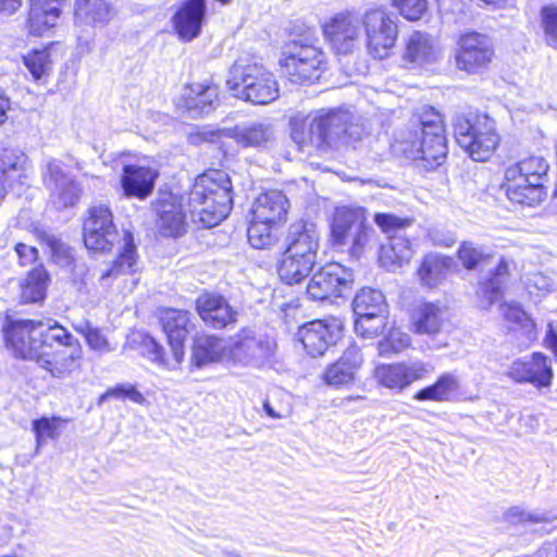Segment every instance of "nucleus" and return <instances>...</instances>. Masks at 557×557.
Here are the masks:
<instances>
[{
	"mask_svg": "<svg viewBox=\"0 0 557 557\" xmlns=\"http://www.w3.org/2000/svg\"><path fill=\"white\" fill-rule=\"evenodd\" d=\"M13 528L10 524H0V545L7 544L13 537Z\"/></svg>",
	"mask_w": 557,
	"mask_h": 557,
	"instance_id": "obj_64",
	"label": "nucleus"
},
{
	"mask_svg": "<svg viewBox=\"0 0 557 557\" xmlns=\"http://www.w3.org/2000/svg\"><path fill=\"white\" fill-rule=\"evenodd\" d=\"M548 169L547 161L540 156H530L507 166L503 188L509 200L530 207L541 202Z\"/></svg>",
	"mask_w": 557,
	"mask_h": 557,
	"instance_id": "obj_4",
	"label": "nucleus"
},
{
	"mask_svg": "<svg viewBox=\"0 0 557 557\" xmlns=\"http://www.w3.org/2000/svg\"><path fill=\"white\" fill-rule=\"evenodd\" d=\"M39 321L15 320L4 329L7 346L13 350L16 357L36 361L41 348Z\"/></svg>",
	"mask_w": 557,
	"mask_h": 557,
	"instance_id": "obj_16",
	"label": "nucleus"
},
{
	"mask_svg": "<svg viewBox=\"0 0 557 557\" xmlns=\"http://www.w3.org/2000/svg\"><path fill=\"white\" fill-rule=\"evenodd\" d=\"M288 208L289 201L282 191L270 190L256 198L251 215L258 221L276 225L285 221Z\"/></svg>",
	"mask_w": 557,
	"mask_h": 557,
	"instance_id": "obj_28",
	"label": "nucleus"
},
{
	"mask_svg": "<svg viewBox=\"0 0 557 557\" xmlns=\"http://www.w3.org/2000/svg\"><path fill=\"white\" fill-rule=\"evenodd\" d=\"M460 389V382L457 375L450 372L443 373L437 377L435 383L418 391L413 399L418 401H453Z\"/></svg>",
	"mask_w": 557,
	"mask_h": 557,
	"instance_id": "obj_32",
	"label": "nucleus"
},
{
	"mask_svg": "<svg viewBox=\"0 0 557 557\" xmlns=\"http://www.w3.org/2000/svg\"><path fill=\"white\" fill-rule=\"evenodd\" d=\"M26 158L24 153L12 150H0V202L4 199L8 191V182L14 173L24 169Z\"/></svg>",
	"mask_w": 557,
	"mask_h": 557,
	"instance_id": "obj_43",
	"label": "nucleus"
},
{
	"mask_svg": "<svg viewBox=\"0 0 557 557\" xmlns=\"http://www.w3.org/2000/svg\"><path fill=\"white\" fill-rule=\"evenodd\" d=\"M73 326L77 333L85 337L90 349L100 354H106L113 350L102 332L99 329L94 327L90 322L83 321L74 324Z\"/></svg>",
	"mask_w": 557,
	"mask_h": 557,
	"instance_id": "obj_49",
	"label": "nucleus"
},
{
	"mask_svg": "<svg viewBox=\"0 0 557 557\" xmlns=\"http://www.w3.org/2000/svg\"><path fill=\"white\" fill-rule=\"evenodd\" d=\"M387 313H374L356 318L355 330L364 338H372L381 334L386 325Z\"/></svg>",
	"mask_w": 557,
	"mask_h": 557,
	"instance_id": "obj_52",
	"label": "nucleus"
},
{
	"mask_svg": "<svg viewBox=\"0 0 557 557\" xmlns=\"http://www.w3.org/2000/svg\"><path fill=\"white\" fill-rule=\"evenodd\" d=\"M433 371L434 368L430 363L417 360L410 363L377 366L374 370V377L383 387L403 391L413 382L426 377Z\"/></svg>",
	"mask_w": 557,
	"mask_h": 557,
	"instance_id": "obj_15",
	"label": "nucleus"
},
{
	"mask_svg": "<svg viewBox=\"0 0 557 557\" xmlns=\"http://www.w3.org/2000/svg\"><path fill=\"white\" fill-rule=\"evenodd\" d=\"M191 359L197 367L228 359V345L213 335H198L194 342Z\"/></svg>",
	"mask_w": 557,
	"mask_h": 557,
	"instance_id": "obj_34",
	"label": "nucleus"
},
{
	"mask_svg": "<svg viewBox=\"0 0 557 557\" xmlns=\"http://www.w3.org/2000/svg\"><path fill=\"white\" fill-rule=\"evenodd\" d=\"M233 185L228 174L211 170L198 176L188 196V208L194 220L205 227L223 221L233 207Z\"/></svg>",
	"mask_w": 557,
	"mask_h": 557,
	"instance_id": "obj_3",
	"label": "nucleus"
},
{
	"mask_svg": "<svg viewBox=\"0 0 557 557\" xmlns=\"http://www.w3.org/2000/svg\"><path fill=\"white\" fill-rule=\"evenodd\" d=\"M144 355L158 364H164V350L152 337H146L144 341Z\"/></svg>",
	"mask_w": 557,
	"mask_h": 557,
	"instance_id": "obj_60",
	"label": "nucleus"
},
{
	"mask_svg": "<svg viewBox=\"0 0 557 557\" xmlns=\"http://www.w3.org/2000/svg\"><path fill=\"white\" fill-rule=\"evenodd\" d=\"M400 14L410 21H417L422 17L426 11V0H393Z\"/></svg>",
	"mask_w": 557,
	"mask_h": 557,
	"instance_id": "obj_56",
	"label": "nucleus"
},
{
	"mask_svg": "<svg viewBox=\"0 0 557 557\" xmlns=\"http://www.w3.org/2000/svg\"><path fill=\"white\" fill-rule=\"evenodd\" d=\"M158 172L150 166L125 165L121 177L125 196L145 199L151 195Z\"/></svg>",
	"mask_w": 557,
	"mask_h": 557,
	"instance_id": "obj_27",
	"label": "nucleus"
},
{
	"mask_svg": "<svg viewBox=\"0 0 557 557\" xmlns=\"http://www.w3.org/2000/svg\"><path fill=\"white\" fill-rule=\"evenodd\" d=\"M342 323L338 319L314 320L299 329V339L312 357H320L341 336Z\"/></svg>",
	"mask_w": 557,
	"mask_h": 557,
	"instance_id": "obj_17",
	"label": "nucleus"
},
{
	"mask_svg": "<svg viewBox=\"0 0 557 557\" xmlns=\"http://www.w3.org/2000/svg\"><path fill=\"white\" fill-rule=\"evenodd\" d=\"M352 307L357 318L373 315L374 313H387L384 295L373 288H362L355 296Z\"/></svg>",
	"mask_w": 557,
	"mask_h": 557,
	"instance_id": "obj_41",
	"label": "nucleus"
},
{
	"mask_svg": "<svg viewBox=\"0 0 557 557\" xmlns=\"http://www.w3.org/2000/svg\"><path fill=\"white\" fill-rule=\"evenodd\" d=\"M410 321L416 334L436 335L447 322L446 308L438 302H420L412 309Z\"/></svg>",
	"mask_w": 557,
	"mask_h": 557,
	"instance_id": "obj_26",
	"label": "nucleus"
},
{
	"mask_svg": "<svg viewBox=\"0 0 557 557\" xmlns=\"http://www.w3.org/2000/svg\"><path fill=\"white\" fill-rule=\"evenodd\" d=\"M108 397H114L117 399L128 398L136 404H141L144 401V396L141 393L137 391L136 387L132 384H121L108 389L100 397V403H102Z\"/></svg>",
	"mask_w": 557,
	"mask_h": 557,
	"instance_id": "obj_57",
	"label": "nucleus"
},
{
	"mask_svg": "<svg viewBox=\"0 0 557 557\" xmlns=\"http://www.w3.org/2000/svg\"><path fill=\"white\" fill-rule=\"evenodd\" d=\"M442 114L431 106L417 108L396 133L392 149L425 170L440 166L447 157Z\"/></svg>",
	"mask_w": 557,
	"mask_h": 557,
	"instance_id": "obj_1",
	"label": "nucleus"
},
{
	"mask_svg": "<svg viewBox=\"0 0 557 557\" xmlns=\"http://www.w3.org/2000/svg\"><path fill=\"white\" fill-rule=\"evenodd\" d=\"M362 362L363 358L360 348L356 345H350L337 361L325 369L323 381L333 387L351 384Z\"/></svg>",
	"mask_w": 557,
	"mask_h": 557,
	"instance_id": "obj_24",
	"label": "nucleus"
},
{
	"mask_svg": "<svg viewBox=\"0 0 557 557\" xmlns=\"http://www.w3.org/2000/svg\"><path fill=\"white\" fill-rule=\"evenodd\" d=\"M84 243L87 249L110 250L117 238L111 209L103 203L92 206L84 222Z\"/></svg>",
	"mask_w": 557,
	"mask_h": 557,
	"instance_id": "obj_11",
	"label": "nucleus"
},
{
	"mask_svg": "<svg viewBox=\"0 0 557 557\" xmlns=\"http://www.w3.org/2000/svg\"><path fill=\"white\" fill-rule=\"evenodd\" d=\"M274 346L267 336H257L253 330L243 329L228 344V359L234 363L261 367L272 357Z\"/></svg>",
	"mask_w": 557,
	"mask_h": 557,
	"instance_id": "obj_10",
	"label": "nucleus"
},
{
	"mask_svg": "<svg viewBox=\"0 0 557 557\" xmlns=\"http://www.w3.org/2000/svg\"><path fill=\"white\" fill-rule=\"evenodd\" d=\"M313 267L312 263L284 251L278 262L277 273L284 283L294 285L305 280L311 273Z\"/></svg>",
	"mask_w": 557,
	"mask_h": 557,
	"instance_id": "obj_39",
	"label": "nucleus"
},
{
	"mask_svg": "<svg viewBox=\"0 0 557 557\" xmlns=\"http://www.w3.org/2000/svg\"><path fill=\"white\" fill-rule=\"evenodd\" d=\"M62 0H29L26 26L29 34L41 36L52 28L60 17Z\"/></svg>",
	"mask_w": 557,
	"mask_h": 557,
	"instance_id": "obj_30",
	"label": "nucleus"
},
{
	"mask_svg": "<svg viewBox=\"0 0 557 557\" xmlns=\"http://www.w3.org/2000/svg\"><path fill=\"white\" fill-rule=\"evenodd\" d=\"M411 338L406 332L399 329H393L388 335L377 344L379 355L387 357L392 354H397L410 346Z\"/></svg>",
	"mask_w": 557,
	"mask_h": 557,
	"instance_id": "obj_50",
	"label": "nucleus"
},
{
	"mask_svg": "<svg viewBox=\"0 0 557 557\" xmlns=\"http://www.w3.org/2000/svg\"><path fill=\"white\" fill-rule=\"evenodd\" d=\"M160 322L175 360L181 362L184 356V342L189 332V312L166 308L161 311Z\"/></svg>",
	"mask_w": 557,
	"mask_h": 557,
	"instance_id": "obj_25",
	"label": "nucleus"
},
{
	"mask_svg": "<svg viewBox=\"0 0 557 557\" xmlns=\"http://www.w3.org/2000/svg\"><path fill=\"white\" fill-rule=\"evenodd\" d=\"M230 137L242 147L260 148L272 139L273 129L267 123L248 122L230 129Z\"/></svg>",
	"mask_w": 557,
	"mask_h": 557,
	"instance_id": "obj_35",
	"label": "nucleus"
},
{
	"mask_svg": "<svg viewBox=\"0 0 557 557\" xmlns=\"http://www.w3.org/2000/svg\"><path fill=\"white\" fill-rule=\"evenodd\" d=\"M491 252L482 246H474L472 243H463L458 249V257L467 269H474L485 259L490 258Z\"/></svg>",
	"mask_w": 557,
	"mask_h": 557,
	"instance_id": "obj_53",
	"label": "nucleus"
},
{
	"mask_svg": "<svg viewBox=\"0 0 557 557\" xmlns=\"http://www.w3.org/2000/svg\"><path fill=\"white\" fill-rule=\"evenodd\" d=\"M137 258L134 236L129 231H124L121 251L112 267L102 272L100 276L101 284L104 285L108 278H115L119 275L135 272Z\"/></svg>",
	"mask_w": 557,
	"mask_h": 557,
	"instance_id": "obj_36",
	"label": "nucleus"
},
{
	"mask_svg": "<svg viewBox=\"0 0 557 557\" xmlns=\"http://www.w3.org/2000/svg\"><path fill=\"white\" fill-rule=\"evenodd\" d=\"M317 42L318 39L306 37L290 40L283 47L280 65L290 82L311 84L319 79L325 70L326 58Z\"/></svg>",
	"mask_w": 557,
	"mask_h": 557,
	"instance_id": "obj_7",
	"label": "nucleus"
},
{
	"mask_svg": "<svg viewBox=\"0 0 557 557\" xmlns=\"http://www.w3.org/2000/svg\"><path fill=\"white\" fill-rule=\"evenodd\" d=\"M453 127L457 144L474 161H487L499 144L495 122L486 114H458Z\"/></svg>",
	"mask_w": 557,
	"mask_h": 557,
	"instance_id": "obj_6",
	"label": "nucleus"
},
{
	"mask_svg": "<svg viewBox=\"0 0 557 557\" xmlns=\"http://www.w3.org/2000/svg\"><path fill=\"white\" fill-rule=\"evenodd\" d=\"M361 120L347 109L321 110L307 119L294 116L290 136L300 149L311 145L326 151L331 147L359 141L366 134Z\"/></svg>",
	"mask_w": 557,
	"mask_h": 557,
	"instance_id": "obj_2",
	"label": "nucleus"
},
{
	"mask_svg": "<svg viewBox=\"0 0 557 557\" xmlns=\"http://www.w3.org/2000/svg\"><path fill=\"white\" fill-rule=\"evenodd\" d=\"M226 85L234 97L253 104H268L278 97L274 75L258 63L236 61L230 70Z\"/></svg>",
	"mask_w": 557,
	"mask_h": 557,
	"instance_id": "obj_5",
	"label": "nucleus"
},
{
	"mask_svg": "<svg viewBox=\"0 0 557 557\" xmlns=\"http://www.w3.org/2000/svg\"><path fill=\"white\" fill-rule=\"evenodd\" d=\"M404 60L412 64L433 63L437 59L435 40L426 33L413 32L406 39Z\"/></svg>",
	"mask_w": 557,
	"mask_h": 557,
	"instance_id": "obj_31",
	"label": "nucleus"
},
{
	"mask_svg": "<svg viewBox=\"0 0 557 557\" xmlns=\"http://www.w3.org/2000/svg\"><path fill=\"white\" fill-rule=\"evenodd\" d=\"M376 243L375 230L367 222L364 212L357 223L352 236V246L348 248V253L352 258H360L367 248H370Z\"/></svg>",
	"mask_w": 557,
	"mask_h": 557,
	"instance_id": "obj_46",
	"label": "nucleus"
},
{
	"mask_svg": "<svg viewBox=\"0 0 557 557\" xmlns=\"http://www.w3.org/2000/svg\"><path fill=\"white\" fill-rule=\"evenodd\" d=\"M541 18L547 44L557 48V5L544 7Z\"/></svg>",
	"mask_w": 557,
	"mask_h": 557,
	"instance_id": "obj_55",
	"label": "nucleus"
},
{
	"mask_svg": "<svg viewBox=\"0 0 557 557\" xmlns=\"http://www.w3.org/2000/svg\"><path fill=\"white\" fill-rule=\"evenodd\" d=\"M63 422L66 421L59 417H42L40 419L34 420L33 430L36 434L37 447L42 445L47 438H57L60 434V429Z\"/></svg>",
	"mask_w": 557,
	"mask_h": 557,
	"instance_id": "obj_51",
	"label": "nucleus"
},
{
	"mask_svg": "<svg viewBox=\"0 0 557 557\" xmlns=\"http://www.w3.org/2000/svg\"><path fill=\"white\" fill-rule=\"evenodd\" d=\"M81 356L82 347L79 343L55 347L47 344L41 346L35 362L52 376L63 377L72 372Z\"/></svg>",
	"mask_w": 557,
	"mask_h": 557,
	"instance_id": "obj_20",
	"label": "nucleus"
},
{
	"mask_svg": "<svg viewBox=\"0 0 557 557\" xmlns=\"http://www.w3.org/2000/svg\"><path fill=\"white\" fill-rule=\"evenodd\" d=\"M508 274V262L502 259L496 268L494 277L484 283L480 289L482 296L486 298V306H491L493 302L499 299L505 278Z\"/></svg>",
	"mask_w": 557,
	"mask_h": 557,
	"instance_id": "obj_48",
	"label": "nucleus"
},
{
	"mask_svg": "<svg viewBox=\"0 0 557 557\" xmlns=\"http://www.w3.org/2000/svg\"><path fill=\"white\" fill-rule=\"evenodd\" d=\"M413 256L410 242L400 235H392L389 243L382 247L380 260L389 271H396L408 264Z\"/></svg>",
	"mask_w": 557,
	"mask_h": 557,
	"instance_id": "obj_38",
	"label": "nucleus"
},
{
	"mask_svg": "<svg viewBox=\"0 0 557 557\" xmlns=\"http://www.w3.org/2000/svg\"><path fill=\"white\" fill-rule=\"evenodd\" d=\"M15 252L18 257V261H20L21 265H29L34 261H36L37 257H38L37 248L26 245V244H23V243L16 244Z\"/></svg>",
	"mask_w": 557,
	"mask_h": 557,
	"instance_id": "obj_61",
	"label": "nucleus"
},
{
	"mask_svg": "<svg viewBox=\"0 0 557 557\" xmlns=\"http://www.w3.org/2000/svg\"><path fill=\"white\" fill-rule=\"evenodd\" d=\"M275 224L262 222L251 218L247 236L250 245L257 249H264L272 246L276 237L272 233V227Z\"/></svg>",
	"mask_w": 557,
	"mask_h": 557,
	"instance_id": "obj_47",
	"label": "nucleus"
},
{
	"mask_svg": "<svg viewBox=\"0 0 557 557\" xmlns=\"http://www.w3.org/2000/svg\"><path fill=\"white\" fill-rule=\"evenodd\" d=\"M40 331L38 336L40 337V344L49 345L52 347L64 346L70 344H78V341L57 321L51 319L47 321H39Z\"/></svg>",
	"mask_w": 557,
	"mask_h": 557,
	"instance_id": "obj_45",
	"label": "nucleus"
},
{
	"mask_svg": "<svg viewBox=\"0 0 557 557\" xmlns=\"http://www.w3.org/2000/svg\"><path fill=\"white\" fill-rule=\"evenodd\" d=\"M374 221L384 233L401 230L410 223L409 220L389 213H376Z\"/></svg>",
	"mask_w": 557,
	"mask_h": 557,
	"instance_id": "obj_58",
	"label": "nucleus"
},
{
	"mask_svg": "<svg viewBox=\"0 0 557 557\" xmlns=\"http://www.w3.org/2000/svg\"><path fill=\"white\" fill-rule=\"evenodd\" d=\"M449 264L448 258L433 253L425 256L418 269L421 283L429 287L436 286L445 278Z\"/></svg>",
	"mask_w": 557,
	"mask_h": 557,
	"instance_id": "obj_42",
	"label": "nucleus"
},
{
	"mask_svg": "<svg viewBox=\"0 0 557 557\" xmlns=\"http://www.w3.org/2000/svg\"><path fill=\"white\" fill-rule=\"evenodd\" d=\"M158 226L164 236H178L185 231L186 214L182 197L173 193H160L156 202Z\"/></svg>",
	"mask_w": 557,
	"mask_h": 557,
	"instance_id": "obj_21",
	"label": "nucleus"
},
{
	"mask_svg": "<svg viewBox=\"0 0 557 557\" xmlns=\"http://www.w3.org/2000/svg\"><path fill=\"white\" fill-rule=\"evenodd\" d=\"M196 309L201 320L213 329H223L234 323L237 311L224 297L214 294H203L196 300Z\"/></svg>",
	"mask_w": 557,
	"mask_h": 557,
	"instance_id": "obj_23",
	"label": "nucleus"
},
{
	"mask_svg": "<svg viewBox=\"0 0 557 557\" xmlns=\"http://www.w3.org/2000/svg\"><path fill=\"white\" fill-rule=\"evenodd\" d=\"M22 7V0H0V13L12 15Z\"/></svg>",
	"mask_w": 557,
	"mask_h": 557,
	"instance_id": "obj_63",
	"label": "nucleus"
},
{
	"mask_svg": "<svg viewBox=\"0 0 557 557\" xmlns=\"http://www.w3.org/2000/svg\"><path fill=\"white\" fill-rule=\"evenodd\" d=\"M49 275L44 267H38L28 272L21 283V299L23 302H39L46 297Z\"/></svg>",
	"mask_w": 557,
	"mask_h": 557,
	"instance_id": "obj_40",
	"label": "nucleus"
},
{
	"mask_svg": "<svg viewBox=\"0 0 557 557\" xmlns=\"http://www.w3.org/2000/svg\"><path fill=\"white\" fill-rule=\"evenodd\" d=\"M41 176L55 208L73 207L79 200L82 188L61 160L48 159L41 168Z\"/></svg>",
	"mask_w": 557,
	"mask_h": 557,
	"instance_id": "obj_9",
	"label": "nucleus"
},
{
	"mask_svg": "<svg viewBox=\"0 0 557 557\" xmlns=\"http://www.w3.org/2000/svg\"><path fill=\"white\" fill-rule=\"evenodd\" d=\"M456 63L459 70L478 73L492 62L494 49L487 36L479 33L461 35L458 41Z\"/></svg>",
	"mask_w": 557,
	"mask_h": 557,
	"instance_id": "obj_14",
	"label": "nucleus"
},
{
	"mask_svg": "<svg viewBox=\"0 0 557 557\" xmlns=\"http://www.w3.org/2000/svg\"><path fill=\"white\" fill-rule=\"evenodd\" d=\"M352 272L338 264L330 263L315 272L307 285V295L310 299L323 301L339 297L346 289L351 288Z\"/></svg>",
	"mask_w": 557,
	"mask_h": 557,
	"instance_id": "obj_12",
	"label": "nucleus"
},
{
	"mask_svg": "<svg viewBox=\"0 0 557 557\" xmlns=\"http://www.w3.org/2000/svg\"><path fill=\"white\" fill-rule=\"evenodd\" d=\"M49 246L51 248L52 257L54 258L55 262L67 265L72 261V252L69 246L63 244L57 238H50L49 239Z\"/></svg>",
	"mask_w": 557,
	"mask_h": 557,
	"instance_id": "obj_59",
	"label": "nucleus"
},
{
	"mask_svg": "<svg viewBox=\"0 0 557 557\" xmlns=\"http://www.w3.org/2000/svg\"><path fill=\"white\" fill-rule=\"evenodd\" d=\"M75 23L81 26L102 27L113 14L104 0H76L74 4Z\"/></svg>",
	"mask_w": 557,
	"mask_h": 557,
	"instance_id": "obj_33",
	"label": "nucleus"
},
{
	"mask_svg": "<svg viewBox=\"0 0 557 557\" xmlns=\"http://www.w3.org/2000/svg\"><path fill=\"white\" fill-rule=\"evenodd\" d=\"M507 374L518 383H530L536 388L549 387L554 379L552 362L542 352H533L528 360H516Z\"/></svg>",
	"mask_w": 557,
	"mask_h": 557,
	"instance_id": "obj_18",
	"label": "nucleus"
},
{
	"mask_svg": "<svg viewBox=\"0 0 557 557\" xmlns=\"http://www.w3.org/2000/svg\"><path fill=\"white\" fill-rule=\"evenodd\" d=\"M362 20L350 13H339L323 25L326 40L337 54L352 53L360 45Z\"/></svg>",
	"mask_w": 557,
	"mask_h": 557,
	"instance_id": "obj_13",
	"label": "nucleus"
},
{
	"mask_svg": "<svg viewBox=\"0 0 557 557\" xmlns=\"http://www.w3.org/2000/svg\"><path fill=\"white\" fill-rule=\"evenodd\" d=\"M53 44L42 49H33L23 55V63L35 81L49 75L52 69L51 49Z\"/></svg>",
	"mask_w": 557,
	"mask_h": 557,
	"instance_id": "obj_44",
	"label": "nucleus"
},
{
	"mask_svg": "<svg viewBox=\"0 0 557 557\" xmlns=\"http://www.w3.org/2000/svg\"><path fill=\"white\" fill-rule=\"evenodd\" d=\"M206 14V0H187L173 17L178 36L193 40L200 34L201 23Z\"/></svg>",
	"mask_w": 557,
	"mask_h": 557,
	"instance_id": "obj_29",
	"label": "nucleus"
},
{
	"mask_svg": "<svg viewBox=\"0 0 557 557\" xmlns=\"http://www.w3.org/2000/svg\"><path fill=\"white\" fill-rule=\"evenodd\" d=\"M500 313L506 321L515 323L517 326L527 331L534 329V322L529 314L515 301L505 302L500 306Z\"/></svg>",
	"mask_w": 557,
	"mask_h": 557,
	"instance_id": "obj_54",
	"label": "nucleus"
},
{
	"mask_svg": "<svg viewBox=\"0 0 557 557\" xmlns=\"http://www.w3.org/2000/svg\"><path fill=\"white\" fill-rule=\"evenodd\" d=\"M320 234L313 223L298 221L290 224L285 251L304 259L313 265L317 263Z\"/></svg>",
	"mask_w": 557,
	"mask_h": 557,
	"instance_id": "obj_19",
	"label": "nucleus"
},
{
	"mask_svg": "<svg viewBox=\"0 0 557 557\" xmlns=\"http://www.w3.org/2000/svg\"><path fill=\"white\" fill-rule=\"evenodd\" d=\"M544 346L550 349L557 357V332L552 322L547 325L546 335L544 337Z\"/></svg>",
	"mask_w": 557,
	"mask_h": 557,
	"instance_id": "obj_62",
	"label": "nucleus"
},
{
	"mask_svg": "<svg viewBox=\"0 0 557 557\" xmlns=\"http://www.w3.org/2000/svg\"><path fill=\"white\" fill-rule=\"evenodd\" d=\"M362 26L369 53L377 59L387 58L398 36V27L392 15L382 8L367 10Z\"/></svg>",
	"mask_w": 557,
	"mask_h": 557,
	"instance_id": "obj_8",
	"label": "nucleus"
},
{
	"mask_svg": "<svg viewBox=\"0 0 557 557\" xmlns=\"http://www.w3.org/2000/svg\"><path fill=\"white\" fill-rule=\"evenodd\" d=\"M363 210L348 207L337 208L331 223V242L334 247L344 249L349 231L356 230Z\"/></svg>",
	"mask_w": 557,
	"mask_h": 557,
	"instance_id": "obj_37",
	"label": "nucleus"
},
{
	"mask_svg": "<svg viewBox=\"0 0 557 557\" xmlns=\"http://www.w3.org/2000/svg\"><path fill=\"white\" fill-rule=\"evenodd\" d=\"M182 101L191 117L206 116L219 106V86L209 81L191 83L184 89Z\"/></svg>",
	"mask_w": 557,
	"mask_h": 557,
	"instance_id": "obj_22",
	"label": "nucleus"
}]
</instances>
